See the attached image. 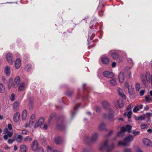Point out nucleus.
<instances>
[{
	"instance_id": "1",
	"label": "nucleus",
	"mask_w": 152,
	"mask_h": 152,
	"mask_svg": "<svg viewBox=\"0 0 152 152\" xmlns=\"http://www.w3.org/2000/svg\"><path fill=\"white\" fill-rule=\"evenodd\" d=\"M102 105L105 109H108L109 110V113L108 115L106 114H104V117L109 119L113 118L114 111L113 110L109 107L110 105L109 103L107 102L104 101L102 102Z\"/></svg>"
},
{
	"instance_id": "2",
	"label": "nucleus",
	"mask_w": 152,
	"mask_h": 152,
	"mask_svg": "<svg viewBox=\"0 0 152 152\" xmlns=\"http://www.w3.org/2000/svg\"><path fill=\"white\" fill-rule=\"evenodd\" d=\"M141 80L144 85H145L147 83H151V85L152 86V74L150 75L149 72H146L145 75V79L143 76H141Z\"/></svg>"
},
{
	"instance_id": "3",
	"label": "nucleus",
	"mask_w": 152,
	"mask_h": 152,
	"mask_svg": "<svg viewBox=\"0 0 152 152\" xmlns=\"http://www.w3.org/2000/svg\"><path fill=\"white\" fill-rule=\"evenodd\" d=\"M131 126L128 125H126V127H122L120 132L118 133L117 136L118 137H124V132L126 131H127L128 132H130L131 131Z\"/></svg>"
},
{
	"instance_id": "4",
	"label": "nucleus",
	"mask_w": 152,
	"mask_h": 152,
	"mask_svg": "<svg viewBox=\"0 0 152 152\" xmlns=\"http://www.w3.org/2000/svg\"><path fill=\"white\" fill-rule=\"evenodd\" d=\"M108 140H106L103 145L100 146V149L101 150H102L104 149H106L107 150V152H109L110 151L115 147V145L113 144H112L110 146H109L108 145Z\"/></svg>"
},
{
	"instance_id": "5",
	"label": "nucleus",
	"mask_w": 152,
	"mask_h": 152,
	"mask_svg": "<svg viewBox=\"0 0 152 152\" xmlns=\"http://www.w3.org/2000/svg\"><path fill=\"white\" fill-rule=\"evenodd\" d=\"M133 140V136L131 135H129L127 137L124 139V141H119L118 142V145L119 146L126 145L127 143L132 141Z\"/></svg>"
},
{
	"instance_id": "6",
	"label": "nucleus",
	"mask_w": 152,
	"mask_h": 152,
	"mask_svg": "<svg viewBox=\"0 0 152 152\" xmlns=\"http://www.w3.org/2000/svg\"><path fill=\"white\" fill-rule=\"evenodd\" d=\"M3 133L5 134L4 136V139L7 140L8 138L11 137L13 135V132H10L7 128H5L4 130Z\"/></svg>"
},
{
	"instance_id": "7",
	"label": "nucleus",
	"mask_w": 152,
	"mask_h": 152,
	"mask_svg": "<svg viewBox=\"0 0 152 152\" xmlns=\"http://www.w3.org/2000/svg\"><path fill=\"white\" fill-rule=\"evenodd\" d=\"M125 86L128 89V93L129 94H132L133 93L134 87L131 85H129L128 82H126L125 83Z\"/></svg>"
},
{
	"instance_id": "8",
	"label": "nucleus",
	"mask_w": 152,
	"mask_h": 152,
	"mask_svg": "<svg viewBox=\"0 0 152 152\" xmlns=\"http://www.w3.org/2000/svg\"><path fill=\"white\" fill-rule=\"evenodd\" d=\"M36 119V115L35 114H33L31 116L29 122V124H26L25 127L27 128L28 127H31L33 125V124L35 121Z\"/></svg>"
},
{
	"instance_id": "9",
	"label": "nucleus",
	"mask_w": 152,
	"mask_h": 152,
	"mask_svg": "<svg viewBox=\"0 0 152 152\" xmlns=\"http://www.w3.org/2000/svg\"><path fill=\"white\" fill-rule=\"evenodd\" d=\"M14 136L15 140L19 143L22 142L23 139V136L22 135L15 133Z\"/></svg>"
},
{
	"instance_id": "10",
	"label": "nucleus",
	"mask_w": 152,
	"mask_h": 152,
	"mask_svg": "<svg viewBox=\"0 0 152 152\" xmlns=\"http://www.w3.org/2000/svg\"><path fill=\"white\" fill-rule=\"evenodd\" d=\"M6 58L8 62L10 64H12L13 60L12 54L10 53H7L6 55Z\"/></svg>"
},
{
	"instance_id": "11",
	"label": "nucleus",
	"mask_w": 152,
	"mask_h": 152,
	"mask_svg": "<svg viewBox=\"0 0 152 152\" xmlns=\"http://www.w3.org/2000/svg\"><path fill=\"white\" fill-rule=\"evenodd\" d=\"M143 144L147 146H152V142L148 139L144 138L143 140Z\"/></svg>"
},
{
	"instance_id": "12",
	"label": "nucleus",
	"mask_w": 152,
	"mask_h": 152,
	"mask_svg": "<svg viewBox=\"0 0 152 152\" xmlns=\"http://www.w3.org/2000/svg\"><path fill=\"white\" fill-rule=\"evenodd\" d=\"M38 145L37 141L35 140L33 141L31 145V148L34 151H36L38 148Z\"/></svg>"
},
{
	"instance_id": "13",
	"label": "nucleus",
	"mask_w": 152,
	"mask_h": 152,
	"mask_svg": "<svg viewBox=\"0 0 152 152\" xmlns=\"http://www.w3.org/2000/svg\"><path fill=\"white\" fill-rule=\"evenodd\" d=\"M101 61L103 64L105 65H108L110 63V60L107 57H102L101 58Z\"/></svg>"
},
{
	"instance_id": "14",
	"label": "nucleus",
	"mask_w": 152,
	"mask_h": 152,
	"mask_svg": "<svg viewBox=\"0 0 152 152\" xmlns=\"http://www.w3.org/2000/svg\"><path fill=\"white\" fill-rule=\"evenodd\" d=\"M44 122V119L43 118H40L39 120L36 122V123L34 125V127L35 128H37L39 126L42 125Z\"/></svg>"
},
{
	"instance_id": "15",
	"label": "nucleus",
	"mask_w": 152,
	"mask_h": 152,
	"mask_svg": "<svg viewBox=\"0 0 152 152\" xmlns=\"http://www.w3.org/2000/svg\"><path fill=\"white\" fill-rule=\"evenodd\" d=\"M103 75L106 77L111 78L113 77V75L112 72L108 71H105L103 72Z\"/></svg>"
},
{
	"instance_id": "16",
	"label": "nucleus",
	"mask_w": 152,
	"mask_h": 152,
	"mask_svg": "<svg viewBox=\"0 0 152 152\" xmlns=\"http://www.w3.org/2000/svg\"><path fill=\"white\" fill-rule=\"evenodd\" d=\"M20 80V78L19 76L17 77L15 79L13 83V86L14 88H16L18 85Z\"/></svg>"
},
{
	"instance_id": "17",
	"label": "nucleus",
	"mask_w": 152,
	"mask_h": 152,
	"mask_svg": "<svg viewBox=\"0 0 152 152\" xmlns=\"http://www.w3.org/2000/svg\"><path fill=\"white\" fill-rule=\"evenodd\" d=\"M20 114L19 112H17L15 113L13 116V120L15 122H18L20 119Z\"/></svg>"
},
{
	"instance_id": "18",
	"label": "nucleus",
	"mask_w": 152,
	"mask_h": 152,
	"mask_svg": "<svg viewBox=\"0 0 152 152\" xmlns=\"http://www.w3.org/2000/svg\"><path fill=\"white\" fill-rule=\"evenodd\" d=\"M15 67L17 69H18L20 67L21 65V61L20 59H17L15 62Z\"/></svg>"
},
{
	"instance_id": "19",
	"label": "nucleus",
	"mask_w": 152,
	"mask_h": 152,
	"mask_svg": "<svg viewBox=\"0 0 152 152\" xmlns=\"http://www.w3.org/2000/svg\"><path fill=\"white\" fill-rule=\"evenodd\" d=\"M4 72L7 76H9L10 72V67L9 66H6L4 67Z\"/></svg>"
},
{
	"instance_id": "20",
	"label": "nucleus",
	"mask_w": 152,
	"mask_h": 152,
	"mask_svg": "<svg viewBox=\"0 0 152 152\" xmlns=\"http://www.w3.org/2000/svg\"><path fill=\"white\" fill-rule=\"evenodd\" d=\"M118 79L119 82L122 83L124 82V73L122 72L119 73L118 75Z\"/></svg>"
},
{
	"instance_id": "21",
	"label": "nucleus",
	"mask_w": 152,
	"mask_h": 152,
	"mask_svg": "<svg viewBox=\"0 0 152 152\" xmlns=\"http://www.w3.org/2000/svg\"><path fill=\"white\" fill-rule=\"evenodd\" d=\"M98 137L99 135L98 134L96 133H95L92 135L91 140L92 142L95 141L98 139Z\"/></svg>"
},
{
	"instance_id": "22",
	"label": "nucleus",
	"mask_w": 152,
	"mask_h": 152,
	"mask_svg": "<svg viewBox=\"0 0 152 152\" xmlns=\"http://www.w3.org/2000/svg\"><path fill=\"white\" fill-rule=\"evenodd\" d=\"M20 103L18 102H15L13 104V108L15 111H17L19 109V106Z\"/></svg>"
},
{
	"instance_id": "23",
	"label": "nucleus",
	"mask_w": 152,
	"mask_h": 152,
	"mask_svg": "<svg viewBox=\"0 0 152 152\" xmlns=\"http://www.w3.org/2000/svg\"><path fill=\"white\" fill-rule=\"evenodd\" d=\"M26 86L25 84L24 83H20L18 89L20 91H22L25 89Z\"/></svg>"
},
{
	"instance_id": "24",
	"label": "nucleus",
	"mask_w": 152,
	"mask_h": 152,
	"mask_svg": "<svg viewBox=\"0 0 152 152\" xmlns=\"http://www.w3.org/2000/svg\"><path fill=\"white\" fill-rule=\"evenodd\" d=\"M22 119L23 120H25L27 117V112L26 110H24L22 112Z\"/></svg>"
},
{
	"instance_id": "25",
	"label": "nucleus",
	"mask_w": 152,
	"mask_h": 152,
	"mask_svg": "<svg viewBox=\"0 0 152 152\" xmlns=\"http://www.w3.org/2000/svg\"><path fill=\"white\" fill-rule=\"evenodd\" d=\"M21 152H26V146L24 145H22L20 146Z\"/></svg>"
},
{
	"instance_id": "26",
	"label": "nucleus",
	"mask_w": 152,
	"mask_h": 152,
	"mask_svg": "<svg viewBox=\"0 0 152 152\" xmlns=\"http://www.w3.org/2000/svg\"><path fill=\"white\" fill-rule=\"evenodd\" d=\"M110 84L112 86H116L117 85V82L115 79H113L110 81Z\"/></svg>"
},
{
	"instance_id": "27",
	"label": "nucleus",
	"mask_w": 152,
	"mask_h": 152,
	"mask_svg": "<svg viewBox=\"0 0 152 152\" xmlns=\"http://www.w3.org/2000/svg\"><path fill=\"white\" fill-rule=\"evenodd\" d=\"M118 103L119 106L120 108H122L123 107L124 104L123 102V100L122 99H119L118 100Z\"/></svg>"
},
{
	"instance_id": "28",
	"label": "nucleus",
	"mask_w": 152,
	"mask_h": 152,
	"mask_svg": "<svg viewBox=\"0 0 152 152\" xmlns=\"http://www.w3.org/2000/svg\"><path fill=\"white\" fill-rule=\"evenodd\" d=\"M118 92L120 96L124 99L126 98V96L123 93V91L121 89H119L118 90Z\"/></svg>"
},
{
	"instance_id": "29",
	"label": "nucleus",
	"mask_w": 152,
	"mask_h": 152,
	"mask_svg": "<svg viewBox=\"0 0 152 152\" xmlns=\"http://www.w3.org/2000/svg\"><path fill=\"white\" fill-rule=\"evenodd\" d=\"M13 80L12 79H10L8 83V88L10 89L11 88L12 85Z\"/></svg>"
},
{
	"instance_id": "30",
	"label": "nucleus",
	"mask_w": 152,
	"mask_h": 152,
	"mask_svg": "<svg viewBox=\"0 0 152 152\" xmlns=\"http://www.w3.org/2000/svg\"><path fill=\"white\" fill-rule=\"evenodd\" d=\"M132 114V112L131 111H129L125 113H124V115L125 116H127L128 118H131V115Z\"/></svg>"
},
{
	"instance_id": "31",
	"label": "nucleus",
	"mask_w": 152,
	"mask_h": 152,
	"mask_svg": "<svg viewBox=\"0 0 152 152\" xmlns=\"http://www.w3.org/2000/svg\"><path fill=\"white\" fill-rule=\"evenodd\" d=\"M145 100L146 102L149 103L152 101V98L149 96H146L145 97Z\"/></svg>"
},
{
	"instance_id": "32",
	"label": "nucleus",
	"mask_w": 152,
	"mask_h": 152,
	"mask_svg": "<svg viewBox=\"0 0 152 152\" xmlns=\"http://www.w3.org/2000/svg\"><path fill=\"white\" fill-rule=\"evenodd\" d=\"M111 56L115 59H117L118 58L119 56L116 52H114L111 54Z\"/></svg>"
},
{
	"instance_id": "33",
	"label": "nucleus",
	"mask_w": 152,
	"mask_h": 152,
	"mask_svg": "<svg viewBox=\"0 0 152 152\" xmlns=\"http://www.w3.org/2000/svg\"><path fill=\"white\" fill-rule=\"evenodd\" d=\"M105 124L104 123H102L99 126V129L100 130H102L104 129Z\"/></svg>"
},
{
	"instance_id": "34",
	"label": "nucleus",
	"mask_w": 152,
	"mask_h": 152,
	"mask_svg": "<svg viewBox=\"0 0 152 152\" xmlns=\"http://www.w3.org/2000/svg\"><path fill=\"white\" fill-rule=\"evenodd\" d=\"M5 91V88L4 85L0 83V92L1 93L4 92Z\"/></svg>"
},
{
	"instance_id": "35",
	"label": "nucleus",
	"mask_w": 152,
	"mask_h": 152,
	"mask_svg": "<svg viewBox=\"0 0 152 152\" xmlns=\"http://www.w3.org/2000/svg\"><path fill=\"white\" fill-rule=\"evenodd\" d=\"M135 88L136 91H139L141 88V86L140 83H136L135 85Z\"/></svg>"
},
{
	"instance_id": "36",
	"label": "nucleus",
	"mask_w": 152,
	"mask_h": 152,
	"mask_svg": "<svg viewBox=\"0 0 152 152\" xmlns=\"http://www.w3.org/2000/svg\"><path fill=\"white\" fill-rule=\"evenodd\" d=\"M55 142L56 144H59L61 142V139L59 137H56L55 138Z\"/></svg>"
},
{
	"instance_id": "37",
	"label": "nucleus",
	"mask_w": 152,
	"mask_h": 152,
	"mask_svg": "<svg viewBox=\"0 0 152 152\" xmlns=\"http://www.w3.org/2000/svg\"><path fill=\"white\" fill-rule=\"evenodd\" d=\"M31 68L30 64H28L25 67V69L26 71L28 72L30 70Z\"/></svg>"
},
{
	"instance_id": "38",
	"label": "nucleus",
	"mask_w": 152,
	"mask_h": 152,
	"mask_svg": "<svg viewBox=\"0 0 152 152\" xmlns=\"http://www.w3.org/2000/svg\"><path fill=\"white\" fill-rule=\"evenodd\" d=\"M32 140V139L31 138L29 137V136H27L25 137L24 139V141H26L28 140L29 141H31Z\"/></svg>"
},
{
	"instance_id": "39",
	"label": "nucleus",
	"mask_w": 152,
	"mask_h": 152,
	"mask_svg": "<svg viewBox=\"0 0 152 152\" xmlns=\"http://www.w3.org/2000/svg\"><path fill=\"white\" fill-rule=\"evenodd\" d=\"M145 118L144 116L141 115L139 117L137 118V120L138 121H142L144 120Z\"/></svg>"
},
{
	"instance_id": "40",
	"label": "nucleus",
	"mask_w": 152,
	"mask_h": 152,
	"mask_svg": "<svg viewBox=\"0 0 152 152\" xmlns=\"http://www.w3.org/2000/svg\"><path fill=\"white\" fill-rule=\"evenodd\" d=\"M140 109L138 107V106H136L134 107L133 110V111L134 113H136L139 111Z\"/></svg>"
},
{
	"instance_id": "41",
	"label": "nucleus",
	"mask_w": 152,
	"mask_h": 152,
	"mask_svg": "<svg viewBox=\"0 0 152 152\" xmlns=\"http://www.w3.org/2000/svg\"><path fill=\"white\" fill-rule=\"evenodd\" d=\"M15 140L9 139L7 140V142L9 144H12Z\"/></svg>"
},
{
	"instance_id": "42",
	"label": "nucleus",
	"mask_w": 152,
	"mask_h": 152,
	"mask_svg": "<svg viewBox=\"0 0 152 152\" xmlns=\"http://www.w3.org/2000/svg\"><path fill=\"white\" fill-rule=\"evenodd\" d=\"M15 94H12L11 96L10 99V100L12 101H13L15 99Z\"/></svg>"
},
{
	"instance_id": "43",
	"label": "nucleus",
	"mask_w": 152,
	"mask_h": 152,
	"mask_svg": "<svg viewBox=\"0 0 152 152\" xmlns=\"http://www.w3.org/2000/svg\"><path fill=\"white\" fill-rule=\"evenodd\" d=\"M37 150L38 152H44L43 149L41 147H39Z\"/></svg>"
},
{
	"instance_id": "44",
	"label": "nucleus",
	"mask_w": 152,
	"mask_h": 152,
	"mask_svg": "<svg viewBox=\"0 0 152 152\" xmlns=\"http://www.w3.org/2000/svg\"><path fill=\"white\" fill-rule=\"evenodd\" d=\"M145 92V90H142L140 91V96H142L144 95Z\"/></svg>"
},
{
	"instance_id": "45",
	"label": "nucleus",
	"mask_w": 152,
	"mask_h": 152,
	"mask_svg": "<svg viewBox=\"0 0 152 152\" xmlns=\"http://www.w3.org/2000/svg\"><path fill=\"white\" fill-rule=\"evenodd\" d=\"M7 127H8L7 128H8V129L10 130L12 129V125H11V124H8Z\"/></svg>"
},
{
	"instance_id": "46",
	"label": "nucleus",
	"mask_w": 152,
	"mask_h": 152,
	"mask_svg": "<svg viewBox=\"0 0 152 152\" xmlns=\"http://www.w3.org/2000/svg\"><path fill=\"white\" fill-rule=\"evenodd\" d=\"M146 125L145 124H143L141 125V128L142 129H145L146 127Z\"/></svg>"
},
{
	"instance_id": "47",
	"label": "nucleus",
	"mask_w": 152,
	"mask_h": 152,
	"mask_svg": "<svg viewBox=\"0 0 152 152\" xmlns=\"http://www.w3.org/2000/svg\"><path fill=\"white\" fill-rule=\"evenodd\" d=\"M2 80L4 83H6L7 80H6L5 77H4V76L2 77Z\"/></svg>"
},
{
	"instance_id": "48",
	"label": "nucleus",
	"mask_w": 152,
	"mask_h": 152,
	"mask_svg": "<svg viewBox=\"0 0 152 152\" xmlns=\"http://www.w3.org/2000/svg\"><path fill=\"white\" fill-rule=\"evenodd\" d=\"M80 106V103L77 104L75 107L74 109L76 110Z\"/></svg>"
},
{
	"instance_id": "49",
	"label": "nucleus",
	"mask_w": 152,
	"mask_h": 152,
	"mask_svg": "<svg viewBox=\"0 0 152 152\" xmlns=\"http://www.w3.org/2000/svg\"><path fill=\"white\" fill-rule=\"evenodd\" d=\"M131 150L129 148H126L124 150V152H131Z\"/></svg>"
},
{
	"instance_id": "50",
	"label": "nucleus",
	"mask_w": 152,
	"mask_h": 152,
	"mask_svg": "<svg viewBox=\"0 0 152 152\" xmlns=\"http://www.w3.org/2000/svg\"><path fill=\"white\" fill-rule=\"evenodd\" d=\"M116 66V63L115 62H113L112 64V66L113 67H115Z\"/></svg>"
},
{
	"instance_id": "51",
	"label": "nucleus",
	"mask_w": 152,
	"mask_h": 152,
	"mask_svg": "<svg viewBox=\"0 0 152 152\" xmlns=\"http://www.w3.org/2000/svg\"><path fill=\"white\" fill-rule=\"evenodd\" d=\"M22 133L23 134H27V131L26 130H22Z\"/></svg>"
},
{
	"instance_id": "52",
	"label": "nucleus",
	"mask_w": 152,
	"mask_h": 152,
	"mask_svg": "<svg viewBox=\"0 0 152 152\" xmlns=\"http://www.w3.org/2000/svg\"><path fill=\"white\" fill-rule=\"evenodd\" d=\"M139 133H140V132H139L134 131L133 132V134L134 135H138L139 134Z\"/></svg>"
},
{
	"instance_id": "53",
	"label": "nucleus",
	"mask_w": 152,
	"mask_h": 152,
	"mask_svg": "<svg viewBox=\"0 0 152 152\" xmlns=\"http://www.w3.org/2000/svg\"><path fill=\"white\" fill-rule=\"evenodd\" d=\"M47 149L48 152H49V151H51V148L48 146H47Z\"/></svg>"
},
{
	"instance_id": "54",
	"label": "nucleus",
	"mask_w": 152,
	"mask_h": 152,
	"mask_svg": "<svg viewBox=\"0 0 152 152\" xmlns=\"http://www.w3.org/2000/svg\"><path fill=\"white\" fill-rule=\"evenodd\" d=\"M55 116V114H52L50 116V119L49 120V121H50V120H51L53 118V117Z\"/></svg>"
},
{
	"instance_id": "55",
	"label": "nucleus",
	"mask_w": 152,
	"mask_h": 152,
	"mask_svg": "<svg viewBox=\"0 0 152 152\" xmlns=\"http://www.w3.org/2000/svg\"><path fill=\"white\" fill-rule=\"evenodd\" d=\"M48 128V126L46 124H45L43 127V129H47Z\"/></svg>"
},
{
	"instance_id": "56",
	"label": "nucleus",
	"mask_w": 152,
	"mask_h": 152,
	"mask_svg": "<svg viewBox=\"0 0 152 152\" xmlns=\"http://www.w3.org/2000/svg\"><path fill=\"white\" fill-rule=\"evenodd\" d=\"M100 109L99 107H97L96 108V112H99Z\"/></svg>"
},
{
	"instance_id": "57",
	"label": "nucleus",
	"mask_w": 152,
	"mask_h": 152,
	"mask_svg": "<svg viewBox=\"0 0 152 152\" xmlns=\"http://www.w3.org/2000/svg\"><path fill=\"white\" fill-rule=\"evenodd\" d=\"M18 149V147L16 145H15L14 146V150L15 151H16Z\"/></svg>"
},
{
	"instance_id": "58",
	"label": "nucleus",
	"mask_w": 152,
	"mask_h": 152,
	"mask_svg": "<svg viewBox=\"0 0 152 152\" xmlns=\"http://www.w3.org/2000/svg\"><path fill=\"white\" fill-rule=\"evenodd\" d=\"M137 152H143L142 150H141L140 149H137L136 150Z\"/></svg>"
},
{
	"instance_id": "59",
	"label": "nucleus",
	"mask_w": 152,
	"mask_h": 152,
	"mask_svg": "<svg viewBox=\"0 0 152 152\" xmlns=\"http://www.w3.org/2000/svg\"><path fill=\"white\" fill-rule=\"evenodd\" d=\"M123 120H124V119L122 117L118 119V121H123Z\"/></svg>"
},
{
	"instance_id": "60",
	"label": "nucleus",
	"mask_w": 152,
	"mask_h": 152,
	"mask_svg": "<svg viewBox=\"0 0 152 152\" xmlns=\"http://www.w3.org/2000/svg\"><path fill=\"white\" fill-rule=\"evenodd\" d=\"M147 132L149 133H151L152 132V129H149L147 130Z\"/></svg>"
},
{
	"instance_id": "61",
	"label": "nucleus",
	"mask_w": 152,
	"mask_h": 152,
	"mask_svg": "<svg viewBox=\"0 0 152 152\" xmlns=\"http://www.w3.org/2000/svg\"><path fill=\"white\" fill-rule=\"evenodd\" d=\"M132 61L131 59H129L128 60V62L130 63H132Z\"/></svg>"
},
{
	"instance_id": "62",
	"label": "nucleus",
	"mask_w": 152,
	"mask_h": 152,
	"mask_svg": "<svg viewBox=\"0 0 152 152\" xmlns=\"http://www.w3.org/2000/svg\"><path fill=\"white\" fill-rule=\"evenodd\" d=\"M113 130L111 131L108 134V136L110 135L113 132Z\"/></svg>"
},
{
	"instance_id": "63",
	"label": "nucleus",
	"mask_w": 152,
	"mask_h": 152,
	"mask_svg": "<svg viewBox=\"0 0 152 152\" xmlns=\"http://www.w3.org/2000/svg\"><path fill=\"white\" fill-rule=\"evenodd\" d=\"M149 93L150 96H152V90L150 91Z\"/></svg>"
},
{
	"instance_id": "64",
	"label": "nucleus",
	"mask_w": 152,
	"mask_h": 152,
	"mask_svg": "<svg viewBox=\"0 0 152 152\" xmlns=\"http://www.w3.org/2000/svg\"><path fill=\"white\" fill-rule=\"evenodd\" d=\"M143 105L142 104H141L140 105V109H142L143 108Z\"/></svg>"
}]
</instances>
